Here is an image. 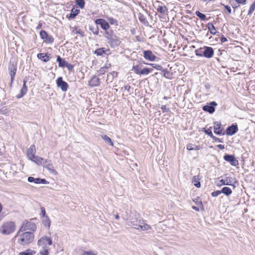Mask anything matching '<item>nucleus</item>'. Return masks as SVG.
I'll use <instances>...</instances> for the list:
<instances>
[{
	"mask_svg": "<svg viewBox=\"0 0 255 255\" xmlns=\"http://www.w3.org/2000/svg\"><path fill=\"white\" fill-rule=\"evenodd\" d=\"M132 69L134 71L135 73H136V74L140 75V71H141V67L139 65H137L133 66L132 67Z\"/></svg>",
	"mask_w": 255,
	"mask_h": 255,
	"instance_id": "37998d69",
	"label": "nucleus"
},
{
	"mask_svg": "<svg viewBox=\"0 0 255 255\" xmlns=\"http://www.w3.org/2000/svg\"><path fill=\"white\" fill-rule=\"evenodd\" d=\"M222 129L221 123L218 122L214 123V131L215 134L217 135L222 134Z\"/></svg>",
	"mask_w": 255,
	"mask_h": 255,
	"instance_id": "aec40b11",
	"label": "nucleus"
},
{
	"mask_svg": "<svg viewBox=\"0 0 255 255\" xmlns=\"http://www.w3.org/2000/svg\"><path fill=\"white\" fill-rule=\"evenodd\" d=\"M221 191V193H223L226 196H229L232 193L231 189L228 187H223Z\"/></svg>",
	"mask_w": 255,
	"mask_h": 255,
	"instance_id": "7c9ffc66",
	"label": "nucleus"
},
{
	"mask_svg": "<svg viewBox=\"0 0 255 255\" xmlns=\"http://www.w3.org/2000/svg\"><path fill=\"white\" fill-rule=\"evenodd\" d=\"M152 71V69L144 68L140 71V75H147Z\"/></svg>",
	"mask_w": 255,
	"mask_h": 255,
	"instance_id": "72a5a7b5",
	"label": "nucleus"
},
{
	"mask_svg": "<svg viewBox=\"0 0 255 255\" xmlns=\"http://www.w3.org/2000/svg\"><path fill=\"white\" fill-rule=\"evenodd\" d=\"M102 138L106 143H108L109 145L111 146H114V144L113 141H112V139L108 135H104L102 136Z\"/></svg>",
	"mask_w": 255,
	"mask_h": 255,
	"instance_id": "473e14b6",
	"label": "nucleus"
},
{
	"mask_svg": "<svg viewBox=\"0 0 255 255\" xmlns=\"http://www.w3.org/2000/svg\"><path fill=\"white\" fill-rule=\"evenodd\" d=\"M42 26V22H39V23H38V25H37V27H36V29H39L40 28H41Z\"/></svg>",
	"mask_w": 255,
	"mask_h": 255,
	"instance_id": "69168bd1",
	"label": "nucleus"
},
{
	"mask_svg": "<svg viewBox=\"0 0 255 255\" xmlns=\"http://www.w3.org/2000/svg\"><path fill=\"white\" fill-rule=\"evenodd\" d=\"M207 28L211 34L215 35L217 33L216 28L212 22H209L207 24Z\"/></svg>",
	"mask_w": 255,
	"mask_h": 255,
	"instance_id": "cd10ccee",
	"label": "nucleus"
},
{
	"mask_svg": "<svg viewBox=\"0 0 255 255\" xmlns=\"http://www.w3.org/2000/svg\"><path fill=\"white\" fill-rule=\"evenodd\" d=\"M107 69V67H101L99 69L98 72H99L100 75H103V74H104L106 72Z\"/></svg>",
	"mask_w": 255,
	"mask_h": 255,
	"instance_id": "de8ad7c7",
	"label": "nucleus"
},
{
	"mask_svg": "<svg viewBox=\"0 0 255 255\" xmlns=\"http://www.w3.org/2000/svg\"><path fill=\"white\" fill-rule=\"evenodd\" d=\"M75 33L79 34L82 37L85 36L84 32L80 29L77 30V29H76Z\"/></svg>",
	"mask_w": 255,
	"mask_h": 255,
	"instance_id": "5fc2aeb1",
	"label": "nucleus"
},
{
	"mask_svg": "<svg viewBox=\"0 0 255 255\" xmlns=\"http://www.w3.org/2000/svg\"><path fill=\"white\" fill-rule=\"evenodd\" d=\"M37 57L39 59L42 60L44 62H48L50 60V58L46 53H38Z\"/></svg>",
	"mask_w": 255,
	"mask_h": 255,
	"instance_id": "5701e85b",
	"label": "nucleus"
},
{
	"mask_svg": "<svg viewBox=\"0 0 255 255\" xmlns=\"http://www.w3.org/2000/svg\"><path fill=\"white\" fill-rule=\"evenodd\" d=\"M35 252L30 249H27L25 252H22L19 253V255H34Z\"/></svg>",
	"mask_w": 255,
	"mask_h": 255,
	"instance_id": "f704fd0d",
	"label": "nucleus"
},
{
	"mask_svg": "<svg viewBox=\"0 0 255 255\" xmlns=\"http://www.w3.org/2000/svg\"><path fill=\"white\" fill-rule=\"evenodd\" d=\"M108 20L109 23H110L111 24L116 25H118V20L113 17H109L108 18Z\"/></svg>",
	"mask_w": 255,
	"mask_h": 255,
	"instance_id": "a18cd8bd",
	"label": "nucleus"
},
{
	"mask_svg": "<svg viewBox=\"0 0 255 255\" xmlns=\"http://www.w3.org/2000/svg\"><path fill=\"white\" fill-rule=\"evenodd\" d=\"M95 22L96 24V25H100L101 28L104 30H107L110 28L109 23L104 19H97L95 20Z\"/></svg>",
	"mask_w": 255,
	"mask_h": 255,
	"instance_id": "ddd939ff",
	"label": "nucleus"
},
{
	"mask_svg": "<svg viewBox=\"0 0 255 255\" xmlns=\"http://www.w3.org/2000/svg\"><path fill=\"white\" fill-rule=\"evenodd\" d=\"M16 237H18L17 243L22 246H25L33 241L34 236L32 232H26L19 235L17 234Z\"/></svg>",
	"mask_w": 255,
	"mask_h": 255,
	"instance_id": "f03ea898",
	"label": "nucleus"
},
{
	"mask_svg": "<svg viewBox=\"0 0 255 255\" xmlns=\"http://www.w3.org/2000/svg\"><path fill=\"white\" fill-rule=\"evenodd\" d=\"M221 41L222 43L225 42L227 41V39L226 37H224L223 35L221 38Z\"/></svg>",
	"mask_w": 255,
	"mask_h": 255,
	"instance_id": "680f3d73",
	"label": "nucleus"
},
{
	"mask_svg": "<svg viewBox=\"0 0 255 255\" xmlns=\"http://www.w3.org/2000/svg\"><path fill=\"white\" fill-rule=\"evenodd\" d=\"M204 52H203V56L207 58H210L214 55V50L213 48L208 46H204L203 47Z\"/></svg>",
	"mask_w": 255,
	"mask_h": 255,
	"instance_id": "2eb2a0df",
	"label": "nucleus"
},
{
	"mask_svg": "<svg viewBox=\"0 0 255 255\" xmlns=\"http://www.w3.org/2000/svg\"><path fill=\"white\" fill-rule=\"evenodd\" d=\"M132 216H130L129 219L125 218L127 220V225L131 226L132 228L141 231H147L150 229V226L146 224L144 221L138 219V214H136V212L132 213Z\"/></svg>",
	"mask_w": 255,
	"mask_h": 255,
	"instance_id": "f257e3e1",
	"label": "nucleus"
},
{
	"mask_svg": "<svg viewBox=\"0 0 255 255\" xmlns=\"http://www.w3.org/2000/svg\"><path fill=\"white\" fill-rule=\"evenodd\" d=\"M225 9L228 11V12L230 13L231 12L232 9L230 6L229 5H225Z\"/></svg>",
	"mask_w": 255,
	"mask_h": 255,
	"instance_id": "bf43d9fd",
	"label": "nucleus"
},
{
	"mask_svg": "<svg viewBox=\"0 0 255 255\" xmlns=\"http://www.w3.org/2000/svg\"><path fill=\"white\" fill-rule=\"evenodd\" d=\"M16 230V225L13 221L3 222L0 227V233L4 235H9Z\"/></svg>",
	"mask_w": 255,
	"mask_h": 255,
	"instance_id": "7ed1b4c3",
	"label": "nucleus"
},
{
	"mask_svg": "<svg viewBox=\"0 0 255 255\" xmlns=\"http://www.w3.org/2000/svg\"><path fill=\"white\" fill-rule=\"evenodd\" d=\"M228 185H232L236 187L238 185V181L234 178V176H229L226 178V183Z\"/></svg>",
	"mask_w": 255,
	"mask_h": 255,
	"instance_id": "a211bd4d",
	"label": "nucleus"
},
{
	"mask_svg": "<svg viewBox=\"0 0 255 255\" xmlns=\"http://www.w3.org/2000/svg\"><path fill=\"white\" fill-rule=\"evenodd\" d=\"M156 3L159 4L157 7L156 8V9L157 11L161 14H166L168 12V8L167 7L164 5L161 2L159 1H157Z\"/></svg>",
	"mask_w": 255,
	"mask_h": 255,
	"instance_id": "dca6fc26",
	"label": "nucleus"
},
{
	"mask_svg": "<svg viewBox=\"0 0 255 255\" xmlns=\"http://www.w3.org/2000/svg\"><path fill=\"white\" fill-rule=\"evenodd\" d=\"M8 69L9 74L10 76V86H11L14 81L15 75L17 71V66L13 63L10 62L8 64Z\"/></svg>",
	"mask_w": 255,
	"mask_h": 255,
	"instance_id": "423d86ee",
	"label": "nucleus"
},
{
	"mask_svg": "<svg viewBox=\"0 0 255 255\" xmlns=\"http://www.w3.org/2000/svg\"><path fill=\"white\" fill-rule=\"evenodd\" d=\"M49 182L45 179H42L39 178V184H48Z\"/></svg>",
	"mask_w": 255,
	"mask_h": 255,
	"instance_id": "864d4df0",
	"label": "nucleus"
},
{
	"mask_svg": "<svg viewBox=\"0 0 255 255\" xmlns=\"http://www.w3.org/2000/svg\"><path fill=\"white\" fill-rule=\"evenodd\" d=\"M224 159L233 166H236L239 164L238 160L233 155L225 154L224 156Z\"/></svg>",
	"mask_w": 255,
	"mask_h": 255,
	"instance_id": "f8f14e48",
	"label": "nucleus"
},
{
	"mask_svg": "<svg viewBox=\"0 0 255 255\" xmlns=\"http://www.w3.org/2000/svg\"><path fill=\"white\" fill-rule=\"evenodd\" d=\"M199 179L198 178V176H194L192 179V182L194 183V185L197 187L200 188L201 187V183L199 181Z\"/></svg>",
	"mask_w": 255,
	"mask_h": 255,
	"instance_id": "2f4dec72",
	"label": "nucleus"
},
{
	"mask_svg": "<svg viewBox=\"0 0 255 255\" xmlns=\"http://www.w3.org/2000/svg\"><path fill=\"white\" fill-rule=\"evenodd\" d=\"M40 210H41V213L40 215L41 216V218L44 217L45 216H47L46 214L45 209L44 207H41Z\"/></svg>",
	"mask_w": 255,
	"mask_h": 255,
	"instance_id": "09e8293b",
	"label": "nucleus"
},
{
	"mask_svg": "<svg viewBox=\"0 0 255 255\" xmlns=\"http://www.w3.org/2000/svg\"><path fill=\"white\" fill-rule=\"evenodd\" d=\"M217 147L220 149H223L225 148V146L223 144H218L217 145Z\"/></svg>",
	"mask_w": 255,
	"mask_h": 255,
	"instance_id": "774afa93",
	"label": "nucleus"
},
{
	"mask_svg": "<svg viewBox=\"0 0 255 255\" xmlns=\"http://www.w3.org/2000/svg\"><path fill=\"white\" fill-rule=\"evenodd\" d=\"M27 180L30 183L34 182L35 184H39V178H35L33 177L30 176L28 177Z\"/></svg>",
	"mask_w": 255,
	"mask_h": 255,
	"instance_id": "a19ab883",
	"label": "nucleus"
},
{
	"mask_svg": "<svg viewBox=\"0 0 255 255\" xmlns=\"http://www.w3.org/2000/svg\"><path fill=\"white\" fill-rule=\"evenodd\" d=\"M36 152L35 146L34 144L31 145L30 147L27 149V156L30 160L33 159L35 157V153Z\"/></svg>",
	"mask_w": 255,
	"mask_h": 255,
	"instance_id": "f3484780",
	"label": "nucleus"
},
{
	"mask_svg": "<svg viewBox=\"0 0 255 255\" xmlns=\"http://www.w3.org/2000/svg\"><path fill=\"white\" fill-rule=\"evenodd\" d=\"M75 2L80 8L83 9L84 8L85 5L84 0H75Z\"/></svg>",
	"mask_w": 255,
	"mask_h": 255,
	"instance_id": "c9c22d12",
	"label": "nucleus"
},
{
	"mask_svg": "<svg viewBox=\"0 0 255 255\" xmlns=\"http://www.w3.org/2000/svg\"><path fill=\"white\" fill-rule=\"evenodd\" d=\"M44 164H42L44 167L46 168L50 173L57 175L58 174L56 170L54 169V167L51 163V160H45L43 162Z\"/></svg>",
	"mask_w": 255,
	"mask_h": 255,
	"instance_id": "9d476101",
	"label": "nucleus"
},
{
	"mask_svg": "<svg viewBox=\"0 0 255 255\" xmlns=\"http://www.w3.org/2000/svg\"><path fill=\"white\" fill-rule=\"evenodd\" d=\"M238 126L237 125H232L231 126H229L226 129V134L227 135H232L235 134L238 131Z\"/></svg>",
	"mask_w": 255,
	"mask_h": 255,
	"instance_id": "6ab92c4d",
	"label": "nucleus"
},
{
	"mask_svg": "<svg viewBox=\"0 0 255 255\" xmlns=\"http://www.w3.org/2000/svg\"><path fill=\"white\" fill-rule=\"evenodd\" d=\"M196 56L202 57L203 56L204 49L203 48H200L196 49L195 51Z\"/></svg>",
	"mask_w": 255,
	"mask_h": 255,
	"instance_id": "ea45409f",
	"label": "nucleus"
},
{
	"mask_svg": "<svg viewBox=\"0 0 255 255\" xmlns=\"http://www.w3.org/2000/svg\"><path fill=\"white\" fill-rule=\"evenodd\" d=\"M106 37L108 40V43L112 48L118 47L121 43L119 37L114 34L113 31L107 32Z\"/></svg>",
	"mask_w": 255,
	"mask_h": 255,
	"instance_id": "20e7f679",
	"label": "nucleus"
},
{
	"mask_svg": "<svg viewBox=\"0 0 255 255\" xmlns=\"http://www.w3.org/2000/svg\"><path fill=\"white\" fill-rule=\"evenodd\" d=\"M31 161L34 162L38 165H42L45 159L41 157L35 155L33 159H31Z\"/></svg>",
	"mask_w": 255,
	"mask_h": 255,
	"instance_id": "393cba45",
	"label": "nucleus"
},
{
	"mask_svg": "<svg viewBox=\"0 0 255 255\" xmlns=\"http://www.w3.org/2000/svg\"><path fill=\"white\" fill-rule=\"evenodd\" d=\"M221 194V191L220 190H217L211 193V195L213 197H217L219 196L220 194Z\"/></svg>",
	"mask_w": 255,
	"mask_h": 255,
	"instance_id": "3c124183",
	"label": "nucleus"
},
{
	"mask_svg": "<svg viewBox=\"0 0 255 255\" xmlns=\"http://www.w3.org/2000/svg\"><path fill=\"white\" fill-rule=\"evenodd\" d=\"M107 51H110V49H106L105 48L103 47L98 48L97 49H96L94 53L96 54L97 56H102L103 55V54H106Z\"/></svg>",
	"mask_w": 255,
	"mask_h": 255,
	"instance_id": "b1692460",
	"label": "nucleus"
},
{
	"mask_svg": "<svg viewBox=\"0 0 255 255\" xmlns=\"http://www.w3.org/2000/svg\"><path fill=\"white\" fill-rule=\"evenodd\" d=\"M196 15L199 17V18L202 20H205L206 18V16L205 14L200 12L199 11H196L195 12Z\"/></svg>",
	"mask_w": 255,
	"mask_h": 255,
	"instance_id": "58836bf2",
	"label": "nucleus"
},
{
	"mask_svg": "<svg viewBox=\"0 0 255 255\" xmlns=\"http://www.w3.org/2000/svg\"><path fill=\"white\" fill-rule=\"evenodd\" d=\"M80 12V10L79 9H75L74 6L71 10V13L69 15H67L66 17L69 20L74 19Z\"/></svg>",
	"mask_w": 255,
	"mask_h": 255,
	"instance_id": "412c9836",
	"label": "nucleus"
},
{
	"mask_svg": "<svg viewBox=\"0 0 255 255\" xmlns=\"http://www.w3.org/2000/svg\"><path fill=\"white\" fill-rule=\"evenodd\" d=\"M89 30L92 31L95 35L99 34V27L97 25H90Z\"/></svg>",
	"mask_w": 255,
	"mask_h": 255,
	"instance_id": "c756f323",
	"label": "nucleus"
},
{
	"mask_svg": "<svg viewBox=\"0 0 255 255\" xmlns=\"http://www.w3.org/2000/svg\"><path fill=\"white\" fill-rule=\"evenodd\" d=\"M161 109L163 113H167L169 111V109L167 108L165 105H162Z\"/></svg>",
	"mask_w": 255,
	"mask_h": 255,
	"instance_id": "603ef678",
	"label": "nucleus"
},
{
	"mask_svg": "<svg viewBox=\"0 0 255 255\" xmlns=\"http://www.w3.org/2000/svg\"><path fill=\"white\" fill-rule=\"evenodd\" d=\"M37 244L39 246H43L44 247L46 245H48L49 246L51 245L52 244V241L50 238L44 236L38 241Z\"/></svg>",
	"mask_w": 255,
	"mask_h": 255,
	"instance_id": "9b49d317",
	"label": "nucleus"
},
{
	"mask_svg": "<svg viewBox=\"0 0 255 255\" xmlns=\"http://www.w3.org/2000/svg\"><path fill=\"white\" fill-rule=\"evenodd\" d=\"M161 71H162V73L163 74V77H164L166 78H168V79L170 78V73L168 70L167 69H163V68H162Z\"/></svg>",
	"mask_w": 255,
	"mask_h": 255,
	"instance_id": "e433bc0d",
	"label": "nucleus"
},
{
	"mask_svg": "<svg viewBox=\"0 0 255 255\" xmlns=\"http://www.w3.org/2000/svg\"><path fill=\"white\" fill-rule=\"evenodd\" d=\"M147 64L151 66L153 68H155V69L158 70H161L162 69V67L161 65L157 64L149 63Z\"/></svg>",
	"mask_w": 255,
	"mask_h": 255,
	"instance_id": "c03bdc74",
	"label": "nucleus"
},
{
	"mask_svg": "<svg viewBox=\"0 0 255 255\" xmlns=\"http://www.w3.org/2000/svg\"><path fill=\"white\" fill-rule=\"evenodd\" d=\"M143 56L145 59L150 61H155V59L157 58V57L152 53V51L149 50L143 51Z\"/></svg>",
	"mask_w": 255,
	"mask_h": 255,
	"instance_id": "4468645a",
	"label": "nucleus"
},
{
	"mask_svg": "<svg viewBox=\"0 0 255 255\" xmlns=\"http://www.w3.org/2000/svg\"><path fill=\"white\" fill-rule=\"evenodd\" d=\"M40 36L46 43L51 44L53 43L54 41V39L53 36L49 35L48 33L44 30H41L40 31Z\"/></svg>",
	"mask_w": 255,
	"mask_h": 255,
	"instance_id": "0eeeda50",
	"label": "nucleus"
},
{
	"mask_svg": "<svg viewBox=\"0 0 255 255\" xmlns=\"http://www.w3.org/2000/svg\"><path fill=\"white\" fill-rule=\"evenodd\" d=\"M217 106V104L215 101L211 102L203 107L202 109L204 111L208 112L209 114H213L215 111V107Z\"/></svg>",
	"mask_w": 255,
	"mask_h": 255,
	"instance_id": "6e6552de",
	"label": "nucleus"
},
{
	"mask_svg": "<svg viewBox=\"0 0 255 255\" xmlns=\"http://www.w3.org/2000/svg\"><path fill=\"white\" fill-rule=\"evenodd\" d=\"M124 89L125 90H127L128 92H129V90L130 89V86L129 85H127L124 86Z\"/></svg>",
	"mask_w": 255,
	"mask_h": 255,
	"instance_id": "052dcab7",
	"label": "nucleus"
},
{
	"mask_svg": "<svg viewBox=\"0 0 255 255\" xmlns=\"http://www.w3.org/2000/svg\"><path fill=\"white\" fill-rule=\"evenodd\" d=\"M57 86L60 88L63 92L67 90L68 88V84L67 82L63 81L62 77H59L56 80Z\"/></svg>",
	"mask_w": 255,
	"mask_h": 255,
	"instance_id": "1a4fd4ad",
	"label": "nucleus"
},
{
	"mask_svg": "<svg viewBox=\"0 0 255 255\" xmlns=\"http://www.w3.org/2000/svg\"><path fill=\"white\" fill-rule=\"evenodd\" d=\"M27 90L23 88H21L20 92L19 94H17L16 96V98L20 99L23 97L27 93Z\"/></svg>",
	"mask_w": 255,
	"mask_h": 255,
	"instance_id": "4c0bfd02",
	"label": "nucleus"
},
{
	"mask_svg": "<svg viewBox=\"0 0 255 255\" xmlns=\"http://www.w3.org/2000/svg\"><path fill=\"white\" fill-rule=\"evenodd\" d=\"M57 61L58 62V66L60 67H66L67 62L65 59L62 58L60 56L57 57Z\"/></svg>",
	"mask_w": 255,
	"mask_h": 255,
	"instance_id": "a878e982",
	"label": "nucleus"
},
{
	"mask_svg": "<svg viewBox=\"0 0 255 255\" xmlns=\"http://www.w3.org/2000/svg\"><path fill=\"white\" fill-rule=\"evenodd\" d=\"M41 219L43 226L46 228H49L51 225V221L48 216H45Z\"/></svg>",
	"mask_w": 255,
	"mask_h": 255,
	"instance_id": "bb28decb",
	"label": "nucleus"
},
{
	"mask_svg": "<svg viewBox=\"0 0 255 255\" xmlns=\"http://www.w3.org/2000/svg\"><path fill=\"white\" fill-rule=\"evenodd\" d=\"M89 85L92 87H97L100 84V80L97 76H93L89 83Z\"/></svg>",
	"mask_w": 255,
	"mask_h": 255,
	"instance_id": "4be33fe9",
	"label": "nucleus"
},
{
	"mask_svg": "<svg viewBox=\"0 0 255 255\" xmlns=\"http://www.w3.org/2000/svg\"><path fill=\"white\" fill-rule=\"evenodd\" d=\"M67 66H66V67H67L69 70L70 71H72L73 69V65H72V64H69L68 63H67Z\"/></svg>",
	"mask_w": 255,
	"mask_h": 255,
	"instance_id": "13d9d810",
	"label": "nucleus"
},
{
	"mask_svg": "<svg viewBox=\"0 0 255 255\" xmlns=\"http://www.w3.org/2000/svg\"><path fill=\"white\" fill-rule=\"evenodd\" d=\"M36 230V226L35 224L31 221H28L27 220H25L22 225H21L20 228L17 232V234H19L21 232L25 231L26 230H30L32 231H35Z\"/></svg>",
	"mask_w": 255,
	"mask_h": 255,
	"instance_id": "39448f33",
	"label": "nucleus"
},
{
	"mask_svg": "<svg viewBox=\"0 0 255 255\" xmlns=\"http://www.w3.org/2000/svg\"><path fill=\"white\" fill-rule=\"evenodd\" d=\"M40 255H49V252L48 249L44 248L43 251L39 252Z\"/></svg>",
	"mask_w": 255,
	"mask_h": 255,
	"instance_id": "8fccbe9b",
	"label": "nucleus"
},
{
	"mask_svg": "<svg viewBox=\"0 0 255 255\" xmlns=\"http://www.w3.org/2000/svg\"><path fill=\"white\" fill-rule=\"evenodd\" d=\"M204 86L206 89H209L211 87L210 85L208 83H205Z\"/></svg>",
	"mask_w": 255,
	"mask_h": 255,
	"instance_id": "338daca9",
	"label": "nucleus"
},
{
	"mask_svg": "<svg viewBox=\"0 0 255 255\" xmlns=\"http://www.w3.org/2000/svg\"><path fill=\"white\" fill-rule=\"evenodd\" d=\"M255 10V0L251 4L248 10V15H251Z\"/></svg>",
	"mask_w": 255,
	"mask_h": 255,
	"instance_id": "79ce46f5",
	"label": "nucleus"
},
{
	"mask_svg": "<svg viewBox=\"0 0 255 255\" xmlns=\"http://www.w3.org/2000/svg\"><path fill=\"white\" fill-rule=\"evenodd\" d=\"M186 149L188 150H198L200 149V146L189 143L187 145Z\"/></svg>",
	"mask_w": 255,
	"mask_h": 255,
	"instance_id": "c85d7f7f",
	"label": "nucleus"
},
{
	"mask_svg": "<svg viewBox=\"0 0 255 255\" xmlns=\"http://www.w3.org/2000/svg\"><path fill=\"white\" fill-rule=\"evenodd\" d=\"M194 202H195V203L198 205V206H203V205H202V202L199 201V199H195L194 200Z\"/></svg>",
	"mask_w": 255,
	"mask_h": 255,
	"instance_id": "4d7b16f0",
	"label": "nucleus"
},
{
	"mask_svg": "<svg viewBox=\"0 0 255 255\" xmlns=\"http://www.w3.org/2000/svg\"><path fill=\"white\" fill-rule=\"evenodd\" d=\"M81 255H96L92 253V252H85L84 254H83Z\"/></svg>",
	"mask_w": 255,
	"mask_h": 255,
	"instance_id": "e2e57ef3",
	"label": "nucleus"
},
{
	"mask_svg": "<svg viewBox=\"0 0 255 255\" xmlns=\"http://www.w3.org/2000/svg\"><path fill=\"white\" fill-rule=\"evenodd\" d=\"M212 139L214 140L215 141L218 142H223V141L221 139L213 135L212 137Z\"/></svg>",
	"mask_w": 255,
	"mask_h": 255,
	"instance_id": "6e6d98bb",
	"label": "nucleus"
},
{
	"mask_svg": "<svg viewBox=\"0 0 255 255\" xmlns=\"http://www.w3.org/2000/svg\"><path fill=\"white\" fill-rule=\"evenodd\" d=\"M204 132L205 133L207 134L208 135H209L210 137H212L214 135L213 133H212V131L211 130V128H208L207 129H206L205 128H204Z\"/></svg>",
	"mask_w": 255,
	"mask_h": 255,
	"instance_id": "49530a36",
	"label": "nucleus"
},
{
	"mask_svg": "<svg viewBox=\"0 0 255 255\" xmlns=\"http://www.w3.org/2000/svg\"><path fill=\"white\" fill-rule=\"evenodd\" d=\"M27 81L25 80H23V86L22 87V88H23V89H25L26 90H27V86L26 85V83Z\"/></svg>",
	"mask_w": 255,
	"mask_h": 255,
	"instance_id": "0e129e2a",
	"label": "nucleus"
}]
</instances>
